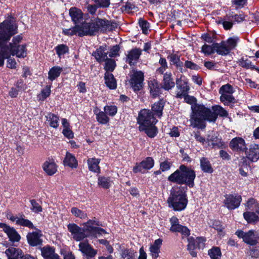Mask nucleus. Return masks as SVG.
<instances>
[{
	"label": "nucleus",
	"mask_w": 259,
	"mask_h": 259,
	"mask_svg": "<svg viewBox=\"0 0 259 259\" xmlns=\"http://www.w3.org/2000/svg\"><path fill=\"white\" fill-rule=\"evenodd\" d=\"M104 77L105 83L109 89L112 90L116 89L117 87L116 81L112 73L106 72Z\"/></svg>",
	"instance_id": "obj_35"
},
{
	"label": "nucleus",
	"mask_w": 259,
	"mask_h": 259,
	"mask_svg": "<svg viewBox=\"0 0 259 259\" xmlns=\"http://www.w3.org/2000/svg\"><path fill=\"white\" fill-rule=\"evenodd\" d=\"M149 88L151 96L153 98H156L161 94L162 88L156 80H152L149 82Z\"/></svg>",
	"instance_id": "obj_26"
},
{
	"label": "nucleus",
	"mask_w": 259,
	"mask_h": 259,
	"mask_svg": "<svg viewBox=\"0 0 259 259\" xmlns=\"http://www.w3.org/2000/svg\"><path fill=\"white\" fill-rule=\"evenodd\" d=\"M175 85V83L171 77V73L166 72L164 74L162 88L165 90L168 91L173 88Z\"/></svg>",
	"instance_id": "obj_27"
},
{
	"label": "nucleus",
	"mask_w": 259,
	"mask_h": 259,
	"mask_svg": "<svg viewBox=\"0 0 259 259\" xmlns=\"http://www.w3.org/2000/svg\"><path fill=\"white\" fill-rule=\"evenodd\" d=\"M104 111L109 116H114L117 111L116 106L113 105L106 106L104 108Z\"/></svg>",
	"instance_id": "obj_57"
},
{
	"label": "nucleus",
	"mask_w": 259,
	"mask_h": 259,
	"mask_svg": "<svg viewBox=\"0 0 259 259\" xmlns=\"http://www.w3.org/2000/svg\"><path fill=\"white\" fill-rule=\"evenodd\" d=\"M71 212L75 217L81 219H85L87 218V214L77 207H72L71 209Z\"/></svg>",
	"instance_id": "obj_51"
},
{
	"label": "nucleus",
	"mask_w": 259,
	"mask_h": 259,
	"mask_svg": "<svg viewBox=\"0 0 259 259\" xmlns=\"http://www.w3.org/2000/svg\"><path fill=\"white\" fill-rule=\"evenodd\" d=\"M55 50L56 51V54L58 57L61 58L62 55H64L68 52L69 48L66 45L61 44L57 46L55 48Z\"/></svg>",
	"instance_id": "obj_47"
},
{
	"label": "nucleus",
	"mask_w": 259,
	"mask_h": 259,
	"mask_svg": "<svg viewBox=\"0 0 259 259\" xmlns=\"http://www.w3.org/2000/svg\"><path fill=\"white\" fill-rule=\"evenodd\" d=\"M144 73L141 71H134L130 81L132 88L135 91H139L142 87Z\"/></svg>",
	"instance_id": "obj_12"
},
{
	"label": "nucleus",
	"mask_w": 259,
	"mask_h": 259,
	"mask_svg": "<svg viewBox=\"0 0 259 259\" xmlns=\"http://www.w3.org/2000/svg\"><path fill=\"white\" fill-rule=\"evenodd\" d=\"M100 162V160L98 158H89L88 159L87 163L89 170L94 172H100V168L99 166Z\"/></svg>",
	"instance_id": "obj_33"
},
{
	"label": "nucleus",
	"mask_w": 259,
	"mask_h": 259,
	"mask_svg": "<svg viewBox=\"0 0 259 259\" xmlns=\"http://www.w3.org/2000/svg\"><path fill=\"white\" fill-rule=\"evenodd\" d=\"M95 114L96 115L97 120L102 124L107 123L109 121V118L107 116L106 113L101 111L100 110L96 108L94 110Z\"/></svg>",
	"instance_id": "obj_34"
},
{
	"label": "nucleus",
	"mask_w": 259,
	"mask_h": 259,
	"mask_svg": "<svg viewBox=\"0 0 259 259\" xmlns=\"http://www.w3.org/2000/svg\"><path fill=\"white\" fill-rule=\"evenodd\" d=\"M154 164V160L152 157H148L144 160L137 164L133 168V171L135 173H144L146 170L152 168Z\"/></svg>",
	"instance_id": "obj_14"
},
{
	"label": "nucleus",
	"mask_w": 259,
	"mask_h": 259,
	"mask_svg": "<svg viewBox=\"0 0 259 259\" xmlns=\"http://www.w3.org/2000/svg\"><path fill=\"white\" fill-rule=\"evenodd\" d=\"M238 39L237 37L234 36L228 38L226 41H224L230 52L237 46Z\"/></svg>",
	"instance_id": "obj_48"
},
{
	"label": "nucleus",
	"mask_w": 259,
	"mask_h": 259,
	"mask_svg": "<svg viewBox=\"0 0 259 259\" xmlns=\"http://www.w3.org/2000/svg\"><path fill=\"white\" fill-rule=\"evenodd\" d=\"M246 207L247 209L255 210L259 208V204L253 198H250L246 204Z\"/></svg>",
	"instance_id": "obj_52"
},
{
	"label": "nucleus",
	"mask_w": 259,
	"mask_h": 259,
	"mask_svg": "<svg viewBox=\"0 0 259 259\" xmlns=\"http://www.w3.org/2000/svg\"><path fill=\"white\" fill-rule=\"evenodd\" d=\"M94 23L95 25L97 27V31L100 29L103 31H111L117 27L116 23L105 19L97 18Z\"/></svg>",
	"instance_id": "obj_16"
},
{
	"label": "nucleus",
	"mask_w": 259,
	"mask_h": 259,
	"mask_svg": "<svg viewBox=\"0 0 259 259\" xmlns=\"http://www.w3.org/2000/svg\"><path fill=\"white\" fill-rule=\"evenodd\" d=\"M256 213V212L246 211L244 212L243 217L247 223H255L259 222V216Z\"/></svg>",
	"instance_id": "obj_38"
},
{
	"label": "nucleus",
	"mask_w": 259,
	"mask_h": 259,
	"mask_svg": "<svg viewBox=\"0 0 259 259\" xmlns=\"http://www.w3.org/2000/svg\"><path fill=\"white\" fill-rule=\"evenodd\" d=\"M188 250L193 257L197 256L196 248L202 249L205 246V240L203 237H197L196 239L192 237L188 238Z\"/></svg>",
	"instance_id": "obj_8"
},
{
	"label": "nucleus",
	"mask_w": 259,
	"mask_h": 259,
	"mask_svg": "<svg viewBox=\"0 0 259 259\" xmlns=\"http://www.w3.org/2000/svg\"><path fill=\"white\" fill-rule=\"evenodd\" d=\"M231 19L232 20L233 22H236L239 23L242 22L244 20V17L243 15L241 14H235L230 15Z\"/></svg>",
	"instance_id": "obj_64"
},
{
	"label": "nucleus",
	"mask_w": 259,
	"mask_h": 259,
	"mask_svg": "<svg viewBox=\"0 0 259 259\" xmlns=\"http://www.w3.org/2000/svg\"><path fill=\"white\" fill-rule=\"evenodd\" d=\"M137 120L140 131L145 130L146 127H149L151 125H155L157 122L150 110L146 109L141 110Z\"/></svg>",
	"instance_id": "obj_6"
},
{
	"label": "nucleus",
	"mask_w": 259,
	"mask_h": 259,
	"mask_svg": "<svg viewBox=\"0 0 259 259\" xmlns=\"http://www.w3.org/2000/svg\"><path fill=\"white\" fill-rule=\"evenodd\" d=\"M78 246L79 250L88 257H94L97 253V251L94 249L88 241L81 242Z\"/></svg>",
	"instance_id": "obj_21"
},
{
	"label": "nucleus",
	"mask_w": 259,
	"mask_h": 259,
	"mask_svg": "<svg viewBox=\"0 0 259 259\" xmlns=\"http://www.w3.org/2000/svg\"><path fill=\"white\" fill-rule=\"evenodd\" d=\"M170 224V231L172 232H179L184 237H188L190 234V230L185 226L179 224L178 219L176 217H172L169 220Z\"/></svg>",
	"instance_id": "obj_9"
},
{
	"label": "nucleus",
	"mask_w": 259,
	"mask_h": 259,
	"mask_svg": "<svg viewBox=\"0 0 259 259\" xmlns=\"http://www.w3.org/2000/svg\"><path fill=\"white\" fill-rule=\"evenodd\" d=\"M31 204V209L35 213H38L42 211L41 206L34 199L30 201Z\"/></svg>",
	"instance_id": "obj_61"
},
{
	"label": "nucleus",
	"mask_w": 259,
	"mask_h": 259,
	"mask_svg": "<svg viewBox=\"0 0 259 259\" xmlns=\"http://www.w3.org/2000/svg\"><path fill=\"white\" fill-rule=\"evenodd\" d=\"M50 125L53 128H57L59 126V117L52 113H49L46 116Z\"/></svg>",
	"instance_id": "obj_45"
},
{
	"label": "nucleus",
	"mask_w": 259,
	"mask_h": 259,
	"mask_svg": "<svg viewBox=\"0 0 259 259\" xmlns=\"http://www.w3.org/2000/svg\"><path fill=\"white\" fill-rule=\"evenodd\" d=\"M200 165L201 170L204 172L211 174L213 171L210 161L205 157H202L200 158Z\"/></svg>",
	"instance_id": "obj_32"
},
{
	"label": "nucleus",
	"mask_w": 259,
	"mask_h": 259,
	"mask_svg": "<svg viewBox=\"0 0 259 259\" xmlns=\"http://www.w3.org/2000/svg\"><path fill=\"white\" fill-rule=\"evenodd\" d=\"M22 39L21 35H18L13 37L12 44L10 47H0V67L4 64L5 59L11 56H16L18 58H25L27 55L25 45H20Z\"/></svg>",
	"instance_id": "obj_2"
},
{
	"label": "nucleus",
	"mask_w": 259,
	"mask_h": 259,
	"mask_svg": "<svg viewBox=\"0 0 259 259\" xmlns=\"http://www.w3.org/2000/svg\"><path fill=\"white\" fill-rule=\"evenodd\" d=\"M234 90L230 84H227L223 85L220 89L219 93L220 94H233Z\"/></svg>",
	"instance_id": "obj_58"
},
{
	"label": "nucleus",
	"mask_w": 259,
	"mask_h": 259,
	"mask_svg": "<svg viewBox=\"0 0 259 259\" xmlns=\"http://www.w3.org/2000/svg\"><path fill=\"white\" fill-rule=\"evenodd\" d=\"M224 200L225 206L229 209H234L238 208L241 202V196L238 195H226Z\"/></svg>",
	"instance_id": "obj_11"
},
{
	"label": "nucleus",
	"mask_w": 259,
	"mask_h": 259,
	"mask_svg": "<svg viewBox=\"0 0 259 259\" xmlns=\"http://www.w3.org/2000/svg\"><path fill=\"white\" fill-rule=\"evenodd\" d=\"M51 93V86L47 85L42 91L39 95V99L44 100L49 96Z\"/></svg>",
	"instance_id": "obj_62"
},
{
	"label": "nucleus",
	"mask_w": 259,
	"mask_h": 259,
	"mask_svg": "<svg viewBox=\"0 0 259 259\" xmlns=\"http://www.w3.org/2000/svg\"><path fill=\"white\" fill-rule=\"evenodd\" d=\"M142 131H145L149 137L153 138L156 135L157 128L154 125H151L149 127H146L145 130H143Z\"/></svg>",
	"instance_id": "obj_56"
},
{
	"label": "nucleus",
	"mask_w": 259,
	"mask_h": 259,
	"mask_svg": "<svg viewBox=\"0 0 259 259\" xmlns=\"http://www.w3.org/2000/svg\"><path fill=\"white\" fill-rule=\"evenodd\" d=\"M41 231L36 230L35 231L29 232L26 236L28 243L31 246H36L41 245L42 240Z\"/></svg>",
	"instance_id": "obj_15"
},
{
	"label": "nucleus",
	"mask_w": 259,
	"mask_h": 259,
	"mask_svg": "<svg viewBox=\"0 0 259 259\" xmlns=\"http://www.w3.org/2000/svg\"><path fill=\"white\" fill-rule=\"evenodd\" d=\"M78 25H76L75 26L69 29H63V33L66 35H73L74 34H78Z\"/></svg>",
	"instance_id": "obj_60"
},
{
	"label": "nucleus",
	"mask_w": 259,
	"mask_h": 259,
	"mask_svg": "<svg viewBox=\"0 0 259 259\" xmlns=\"http://www.w3.org/2000/svg\"><path fill=\"white\" fill-rule=\"evenodd\" d=\"M162 242V240L161 239H157L155 240L154 243L150 246L149 251L152 258H156L158 257Z\"/></svg>",
	"instance_id": "obj_28"
},
{
	"label": "nucleus",
	"mask_w": 259,
	"mask_h": 259,
	"mask_svg": "<svg viewBox=\"0 0 259 259\" xmlns=\"http://www.w3.org/2000/svg\"><path fill=\"white\" fill-rule=\"evenodd\" d=\"M69 15L71 18L72 21L76 25L83 22V13L80 10L76 8L72 7L70 9Z\"/></svg>",
	"instance_id": "obj_24"
},
{
	"label": "nucleus",
	"mask_w": 259,
	"mask_h": 259,
	"mask_svg": "<svg viewBox=\"0 0 259 259\" xmlns=\"http://www.w3.org/2000/svg\"><path fill=\"white\" fill-rule=\"evenodd\" d=\"M0 228L3 229L6 233L11 242L15 243L20 241L21 236L13 227H11L5 223H0Z\"/></svg>",
	"instance_id": "obj_13"
},
{
	"label": "nucleus",
	"mask_w": 259,
	"mask_h": 259,
	"mask_svg": "<svg viewBox=\"0 0 259 259\" xmlns=\"http://www.w3.org/2000/svg\"><path fill=\"white\" fill-rule=\"evenodd\" d=\"M220 23L222 24L224 28L226 30H229L232 27L233 22L232 20L231 19L230 16H227L223 20L220 22Z\"/></svg>",
	"instance_id": "obj_50"
},
{
	"label": "nucleus",
	"mask_w": 259,
	"mask_h": 259,
	"mask_svg": "<svg viewBox=\"0 0 259 259\" xmlns=\"http://www.w3.org/2000/svg\"><path fill=\"white\" fill-rule=\"evenodd\" d=\"M208 254L211 259H221L222 252L220 247H213L208 250Z\"/></svg>",
	"instance_id": "obj_44"
},
{
	"label": "nucleus",
	"mask_w": 259,
	"mask_h": 259,
	"mask_svg": "<svg viewBox=\"0 0 259 259\" xmlns=\"http://www.w3.org/2000/svg\"><path fill=\"white\" fill-rule=\"evenodd\" d=\"M97 28L94 23H83L81 26L78 25V35L80 36L93 35L97 31Z\"/></svg>",
	"instance_id": "obj_18"
},
{
	"label": "nucleus",
	"mask_w": 259,
	"mask_h": 259,
	"mask_svg": "<svg viewBox=\"0 0 259 259\" xmlns=\"http://www.w3.org/2000/svg\"><path fill=\"white\" fill-rule=\"evenodd\" d=\"M17 225L28 227L30 229H35L32 223L28 219H25L23 214L19 216V219L17 220Z\"/></svg>",
	"instance_id": "obj_43"
},
{
	"label": "nucleus",
	"mask_w": 259,
	"mask_h": 259,
	"mask_svg": "<svg viewBox=\"0 0 259 259\" xmlns=\"http://www.w3.org/2000/svg\"><path fill=\"white\" fill-rule=\"evenodd\" d=\"M63 162L65 165L71 168H76L78 165L77 161L75 156L68 152H66Z\"/></svg>",
	"instance_id": "obj_30"
},
{
	"label": "nucleus",
	"mask_w": 259,
	"mask_h": 259,
	"mask_svg": "<svg viewBox=\"0 0 259 259\" xmlns=\"http://www.w3.org/2000/svg\"><path fill=\"white\" fill-rule=\"evenodd\" d=\"M229 147L233 151L237 152H243L246 149L245 142L241 137L232 139L230 142Z\"/></svg>",
	"instance_id": "obj_19"
},
{
	"label": "nucleus",
	"mask_w": 259,
	"mask_h": 259,
	"mask_svg": "<svg viewBox=\"0 0 259 259\" xmlns=\"http://www.w3.org/2000/svg\"><path fill=\"white\" fill-rule=\"evenodd\" d=\"M112 181L108 177L99 176L98 179V185L105 189H107L111 186Z\"/></svg>",
	"instance_id": "obj_42"
},
{
	"label": "nucleus",
	"mask_w": 259,
	"mask_h": 259,
	"mask_svg": "<svg viewBox=\"0 0 259 259\" xmlns=\"http://www.w3.org/2000/svg\"><path fill=\"white\" fill-rule=\"evenodd\" d=\"M170 61L174 64L176 65L177 67H182L183 63L181 62L180 57L176 54H171L168 57Z\"/></svg>",
	"instance_id": "obj_54"
},
{
	"label": "nucleus",
	"mask_w": 259,
	"mask_h": 259,
	"mask_svg": "<svg viewBox=\"0 0 259 259\" xmlns=\"http://www.w3.org/2000/svg\"><path fill=\"white\" fill-rule=\"evenodd\" d=\"M177 97L182 98L187 94L188 91L189 90V87L186 82H184L181 85H179L177 82Z\"/></svg>",
	"instance_id": "obj_41"
},
{
	"label": "nucleus",
	"mask_w": 259,
	"mask_h": 259,
	"mask_svg": "<svg viewBox=\"0 0 259 259\" xmlns=\"http://www.w3.org/2000/svg\"><path fill=\"white\" fill-rule=\"evenodd\" d=\"M5 253L9 259L22 258L23 255L22 251L20 249L14 247L7 249Z\"/></svg>",
	"instance_id": "obj_29"
},
{
	"label": "nucleus",
	"mask_w": 259,
	"mask_h": 259,
	"mask_svg": "<svg viewBox=\"0 0 259 259\" xmlns=\"http://www.w3.org/2000/svg\"><path fill=\"white\" fill-rule=\"evenodd\" d=\"M214 52H217V53L219 55L225 56L228 55L230 53V51H229V49H228L224 41L220 44H214Z\"/></svg>",
	"instance_id": "obj_36"
},
{
	"label": "nucleus",
	"mask_w": 259,
	"mask_h": 259,
	"mask_svg": "<svg viewBox=\"0 0 259 259\" xmlns=\"http://www.w3.org/2000/svg\"><path fill=\"white\" fill-rule=\"evenodd\" d=\"M41 255L44 259H60V256L56 252L54 247L47 245L40 247Z\"/></svg>",
	"instance_id": "obj_17"
},
{
	"label": "nucleus",
	"mask_w": 259,
	"mask_h": 259,
	"mask_svg": "<svg viewBox=\"0 0 259 259\" xmlns=\"http://www.w3.org/2000/svg\"><path fill=\"white\" fill-rule=\"evenodd\" d=\"M95 221L89 220L85 223L86 229L88 231L89 237L90 236L98 237L100 235L106 234V232L102 228L92 226Z\"/></svg>",
	"instance_id": "obj_20"
},
{
	"label": "nucleus",
	"mask_w": 259,
	"mask_h": 259,
	"mask_svg": "<svg viewBox=\"0 0 259 259\" xmlns=\"http://www.w3.org/2000/svg\"><path fill=\"white\" fill-rule=\"evenodd\" d=\"M142 54V50L135 48L128 52L127 55L126 62L131 65L136 64Z\"/></svg>",
	"instance_id": "obj_25"
},
{
	"label": "nucleus",
	"mask_w": 259,
	"mask_h": 259,
	"mask_svg": "<svg viewBox=\"0 0 259 259\" xmlns=\"http://www.w3.org/2000/svg\"><path fill=\"white\" fill-rule=\"evenodd\" d=\"M167 202L168 207L175 211H180L185 209L188 204L185 188L182 187L172 188Z\"/></svg>",
	"instance_id": "obj_4"
},
{
	"label": "nucleus",
	"mask_w": 259,
	"mask_h": 259,
	"mask_svg": "<svg viewBox=\"0 0 259 259\" xmlns=\"http://www.w3.org/2000/svg\"><path fill=\"white\" fill-rule=\"evenodd\" d=\"M18 33V26L15 21L6 20L0 23V47H10L12 42L8 45L5 43L8 41L11 37Z\"/></svg>",
	"instance_id": "obj_5"
},
{
	"label": "nucleus",
	"mask_w": 259,
	"mask_h": 259,
	"mask_svg": "<svg viewBox=\"0 0 259 259\" xmlns=\"http://www.w3.org/2000/svg\"><path fill=\"white\" fill-rule=\"evenodd\" d=\"M69 231L71 233L73 238L77 241L83 240L89 237L88 231L86 229L85 223L83 228H81L75 224H70L67 226Z\"/></svg>",
	"instance_id": "obj_7"
},
{
	"label": "nucleus",
	"mask_w": 259,
	"mask_h": 259,
	"mask_svg": "<svg viewBox=\"0 0 259 259\" xmlns=\"http://www.w3.org/2000/svg\"><path fill=\"white\" fill-rule=\"evenodd\" d=\"M159 63L160 64L161 66L157 69V72L158 73L162 74L167 68V62L165 58H160Z\"/></svg>",
	"instance_id": "obj_55"
},
{
	"label": "nucleus",
	"mask_w": 259,
	"mask_h": 259,
	"mask_svg": "<svg viewBox=\"0 0 259 259\" xmlns=\"http://www.w3.org/2000/svg\"><path fill=\"white\" fill-rule=\"evenodd\" d=\"M220 100L224 103L225 105H228L230 103L235 102V98L232 94H221Z\"/></svg>",
	"instance_id": "obj_46"
},
{
	"label": "nucleus",
	"mask_w": 259,
	"mask_h": 259,
	"mask_svg": "<svg viewBox=\"0 0 259 259\" xmlns=\"http://www.w3.org/2000/svg\"><path fill=\"white\" fill-rule=\"evenodd\" d=\"M62 71V68L59 66H54L52 67L48 73V78L53 81L59 77L61 72Z\"/></svg>",
	"instance_id": "obj_39"
},
{
	"label": "nucleus",
	"mask_w": 259,
	"mask_h": 259,
	"mask_svg": "<svg viewBox=\"0 0 259 259\" xmlns=\"http://www.w3.org/2000/svg\"><path fill=\"white\" fill-rule=\"evenodd\" d=\"M238 65L243 68L246 69H255V66H254L252 63L247 59H244L242 58L238 62Z\"/></svg>",
	"instance_id": "obj_49"
},
{
	"label": "nucleus",
	"mask_w": 259,
	"mask_h": 259,
	"mask_svg": "<svg viewBox=\"0 0 259 259\" xmlns=\"http://www.w3.org/2000/svg\"><path fill=\"white\" fill-rule=\"evenodd\" d=\"M164 105V102L162 100H160L157 102H155L152 106V110L158 117H160L162 115Z\"/></svg>",
	"instance_id": "obj_37"
},
{
	"label": "nucleus",
	"mask_w": 259,
	"mask_h": 259,
	"mask_svg": "<svg viewBox=\"0 0 259 259\" xmlns=\"http://www.w3.org/2000/svg\"><path fill=\"white\" fill-rule=\"evenodd\" d=\"M213 111L203 105H194L192 106V113L190 122L193 127L203 129L205 127V121L215 122L218 116L227 117L228 112L222 107L215 105L212 107Z\"/></svg>",
	"instance_id": "obj_1"
},
{
	"label": "nucleus",
	"mask_w": 259,
	"mask_h": 259,
	"mask_svg": "<svg viewBox=\"0 0 259 259\" xmlns=\"http://www.w3.org/2000/svg\"><path fill=\"white\" fill-rule=\"evenodd\" d=\"M43 169L48 175L52 176L57 171V165L53 161H46L44 163Z\"/></svg>",
	"instance_id": "obj_31"
},
{
	"label": "nucleus",
	"mask_w": 259,
	"mask_h": 259,
	"mask_svg": "<svg viewBox=\"0 0 259 259\" xmlns=\"http://www.w3.org/2000/svg\"><path fill=\"white\" fill-rule=\"evenodd\" d=\"M202 52L205 55H210L214 52V44L212 46L204 44L201 48Z\"/></svg>",
	"instance_id": "obj_59"
},
{
	"label": "nucleus",
	"mask_w": 259,
	"mask_h": 259,
	"mask_svg": "<svg viewBox=\"0 0 259 259\" xmlns=\"http://www.w3.org/2000/svg\"><path fill=\"white\" fill-rule=\"evenodd\" d=\"M195 177V172L193 169L184 165H181L179 169L168 177V180L178 184H186L189 187H193Z\"/></svg>",
	"instance_id": "obj_3"
},
{
	"label": "nucleus",
	"mask_w": 259,
	"mask_h": 259,
	"mask_svg": "<svg viewBox=\"0 0 259 259\" xmlns=\"http://www.w3.org/2000/svg\"><path fill=\"white\" fill-rule=\"evenodd\" d=\"M107 55L106 47L104 46H100L92 54L96 60L100 63L105 61L108 59Z\"/></svg>",
	"instance_id": "obj_23"
},
{
	"label": "nucleus",
	"mask_w": 259,
	"mask_h": 259,
	"mask_svg": "<svg viewBox=\"0 0 259 259\" xmlns=\"http://www.w3.org/2000/svg\"><path fill=\"white\" fill-rule=\"evenodd\" d=\"M115 62L113 59H107L106 60L104 69L106 70V72L113 71L115 67Z\"/></svg>",
	"instance_id": "obj_53"
},
{
	"label": "nucleus",
	"mask_w": 259,
	"mask_h": 259,
	"mask_svg": "<svg viewBox=\"0 0 259 259\" xmlns=\"http://www.w3.org/2000/svg\"><path fill=\"white\" fill-rule=\"evenodd\" d=\"M121 256L123 258L126 259H137L136 252L133 249L124 248L121 251Z\"/></svg>",
	"instance_id": "obj_40"
},
{
	"label": "nucleus",
	"mask_w": 259,
	"mask_h": 259,
	"mask_svg": "<svg viewBox=\"0 0 259 259\" xmlns=\"http://www.w3.org/2000/svg\"><path fill=\"white\" fill-rule=\"evenodd\" d=\"M100 8H107L110 4V0H93Z\"/></svg>",
	"instance_id": "obj_63"
},
{
	"label": "nucleus",
	"mask_w": 259,
	"mask_h": 259,
	"mask_svg": "<svg viewBox=\"0 0 259 259\" xmlns=\"http://www.w3.org/2000/svg\"><path fill=\"white\" fill-rule=\"evenodd\" d=\"M235 234L240 238H242L244 242L250 245H254L257 242L258 237H256L253 230L244 232L241 230H237Z\"/></svg>",
	"instance_id": "obj_10"
},
{
	"label": "nucleus",
	"mask_w": 259,
	"mask_h": 259,
	"mask_svg": "<svg viewBox=\"0 0 259 259\" xmlns=\"http://www.w3.org/2000/svg\"><path fill=\"white\" fill-rule=\"evenodd\" d=\"M245 153L246 158L250 161H256L259 159V146L255 144L250 145Z\"/></svg>",
	"instance_id": "obj_22"
}]
</instances>
